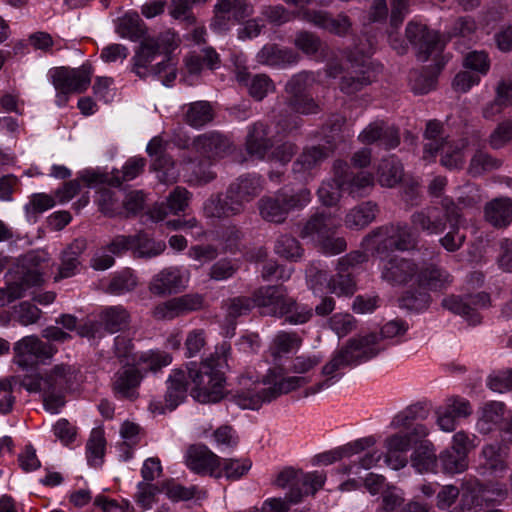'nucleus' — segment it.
I'll return each instance as SVG.
<instances>
[{
  "instance_id": "nucleus-1",
  "label": "nucleus",
  "mask_w": 512,
  "mask_h": 512,
  "mask_svg": "<svg viewBox=\"0 0 512 512\" xmlns=\"http://www.w3.org/2000/svg\"><path fill=\"white\" fill-rule=\"evenodd\" d=\"M408 330V325L402 320L387 322L380 334L369 333L351 338L347 343L335 352L329 362L322 368L325 380L305 389L303 397L315 395L322 390L330 388L338 381L341 374L338 372L350 366H356L377 356L384 347L380 345L382 339H392L403 336Z\"/></svg>"
},
{
  "instance_id": "nucleus-2",
  "label": "nucleus",
  "mask_w": 512,
  "mask_h": 512,
  "mask_svg": "<svg viewBox=\"0 0 512 512\" xmlns=\"http://www.w3.org/2000/svg\"><path fill=\"white\" fill-rule=\"evenodd\" d=\"M405 35L416 49V56L420 62H426L429 59L435 62L432 67H427L424 71L413 70L409 74L412 91L415 94H426L435 87L437 75L446 63L445 57L441 55L444 43L438 32L416 22L407 24Z\"/></svg>"
},
{
  "instance_id": "nucleus-3",
  "label": "nucleus",
  "mask_w": 512,
  "mask_h": 512,
  "mask_svg": "<svg viewBox=\"0 0 512 512\" xmlns=\"http://www.w3.org/2000/svg\"><path fill=\"white\" fill-rule=\"evenodd\" d=\"M229 352L230 346L222 344L201 363L187 365V380L193 385L191 395L198 402L216 403L225 396L224 369L228 366Z\"/></svg>"
},
{
  "instance_id": "nucleus-4",
  "label": "nucleus",
  "mask_w": 512,
  "mask_h": 512,
  "mask_svg": "<svg viewBox=\"0 0 512 512\" xmlns=\"http://www.w3.org/2000/svg\"><path fill=\"white\" fill-rule=\"evenodd\" d=\"M310 382L307 376L284 377L276 371H269L262 382L252 381L251 377L239 379L241 388L231 393L230 400L242 409H259L282 394H287Z\"/></svg>"
},
{
  "instance_id": "nucleus-5",
  "label": "nucleus",
  "mask_w": 512,
  "mask_h": 512,
  "mask_svg": "<svg viewBox=\"0 0 512 512\" xmlns=\"http://www.w3.org/2000/svg\"><path fill=\"white\" fill-rule=\"evenodd\" d=\"M78 373L74 365L61 363L42 374L25 375L20 386L29 393H41L44 409L57 414L64 407L66 393L75 384Z\"/></svg>"
},
{
  "instance_id": "nucleus-6",
  "label": "nucleus",
  "mask_w": 512,
  "mask_h": 512,
  "mask_svg": "<svg viewBox=\"0 0 512 512\" xmlns=\"http://www.w3.org/2000/svg\"><path fill=\"white\" fill-rule=\"evenodd\" d=\"M263 179L257 174H243L232 181L225 194H216L208 198L203 212L208 218L224 219L245 212L247 204L256 199L263 191Z\"/></svg>"
},
{
  "instance_id": "nucleus-7",
  "label": "nucleus",
  "mask_w": 512,
  "mask_h": 512,
  "mask_svg": "<svg viewBox=\"0 0 512 512\" xmlns=\"http://www.w3.org/2000/svg\"><path fill=\"white\" fill-rule=\"evenodd\" d=\"M452 282L451 275L434 263H421L416 286L402 296V305L410 310H422L428 307L431 297L428 290H442Z\"/></svg>"
},
{
  "instance_id": "nucleus-8",
  "label": "nucleus",
  "mask_w": 512,
  "mask_h": 512,
  "mask_svg": "<svg viewBox=\"0 0 512 512\" xmlns=\"http://www.w3.org/2000/svg\"><path fill=\"white\" fill-rule=\"evenodd\" d=\"M459 218L458 206L453 200L445 198L440 205L427 206L415 211L410 221L416 230L427 235H438L446 230L448 222Z\"/></svg>"
},
{
  "instance_id": "nucleus-9",
  "label": "nucleus",
  "mask_w": 512,
  "mask_h": 512,
  "mask_svg": "<svg viewBox=\"0 0 512 512\" xmlns=\"http://www.w3.org/2000/svg\"><path fill=\"white\" fill-rule=\"evenodd\" d=\"M325 479V475L319 472L305 474L300 470L287 467L279 472L274 484L282 489L288 488L286 499L289 503L296 504L302 500L304 495L315 494L321 489Z\"/></svg>"
},
{
  "instance_id": "nucleus-10",
  "label": "nucleus",
  "mask_w": 512,
  "mask_h": 512,
  "mask_svg": "<svg viewBox=\"0 0 512 512\" xmlns=\"http://www.w3.org/2000/svg\"><path fill=\"white\" fill-rule=\"evenodd\" d=\"M93 74L90 64H83L79 68L57 67L50 70V78L57 93V104H65L69 93H82L87 90Z\"/></svg>"
},
{
  "instance_id": "nucleus-11",
  "label": "nucleus",
  "mask_w": 512,
  "mask_h": 512,
  "mask_svg": "<svg viewBox=\"0 0 512 512\" xmlns=\"http://www.w3.org/2000/svg\"><path fill=\"white\" fill-rule=\"evenodd\" d=\"M320 106L311 94L287 95L283 107H279L276 118V125L283 132L290 133L297 130L302 119L298 115L317 114Z\"/></svg>"
},
{
  "instance_id": "nucleus-12",
  "label": "nucleus",
  "mask_w": 512,
  "mask_h": 512,
  "mask_svg": "<svg viewBox=\"0 0 512 512\" xmlns=\"http://www.w3.org/2000/svg\"><path fill=\"white\" fill-rule=\"evenodd\" d=\"M16 363L23 369H27L40 362L52 358L56 348L43 342L35 335L25 336L14 344L13 347Z\"/></svg>"
},
{
  "instance_id": "nucleus-13",
  "label": "nucleus",
  "mask_w": 512,
  "mask_h": 512,
  "mask_svg": "<svg viewBox=\"0 0 512 512\" xmlns=\"http://www.w3.org/2000/svg\"><path fill=\"white\" fill-rule=\"evenodd\" d=\"M204 296L198 293H188L171 298L154 306L151 315L159 321H169L204 307Z\"/></svg>"
},
{
  "instance_id": "nucleus-14",
  "label": "nucleus",
  "mask_w": 512,
  "mask_h": 512,
  "mask_svg": "<svg viewBox=\"0 0 512 512\" xmlns=\"http://www.w3.org/2000/svg\"><path fill=\"white\" fill-rule=\"evenodd\" d=\"M490 296L485 292L474 295L459 297L448 296L442 300V306L454 314L462 316L470 325H477L481 322L478 311L489 307Z\"/></svg>"
},
{
  "instance_id": "nucleus-15",
  "label": "nucleus",
  "mask_w": 512,
  "mask_h": 512,
  "mask_svg": "<svg viewBox=\"0 0 512 512\" xmlns=\"http://www.w3.org/2000/svg\"><path fill=\"white\" fill-rule=\"evenodd\" d=\"M509 446L502 441H493L482 446L478 455V470L481 475L502 476L508 470Z\"/></svg>"
},
{
  "instance_id": "nucleus-16",
  "label": "nucleus",
  "mask_w": 512,
  "mask_h": 512,
  "mask_svg": "<svg viewBox=\"0 0 512 512\" xmlns=\"http://www.w3.org/2000/svg\"><path fill=\"white\" fill-rule=\"evenodd\" d=\"M419 264L412 259L391 257L382 265L381 278L393 286H416Z\"/></svg>"
},
{
  "instance_id": "nucleus-17",
  "label": "nucleus",
  "mask_w": 512,
  "mask_h": 512,
  "mask_svg": "<svg viewBox=\"0 0 512 512\" xmlns=\"http://www.w3.org/2000/svg\"><path fill=\"white\" fill-rule=\"evenodd\" d=\"M333 171L337 175L340 186L352 197H364L374 187V177L369 172L354 173L348 164L342 160H336L333 164Z\"/></svg>"
},
{
  "instance_id": "nucleus-18",
  "label": "nucleus",
  "mask_w": 512,
  "mask_h": 512,
  "mask_svg": "<svg viewBox=\"0 0 512 512\" xmlns=\"http://www.w3.org/2000/svg\"><path fill=\"white\" fill-rule=\"evenodd\" d=\"M290 296L283 285L261 286L254 291V305L261 309L264 315L282 318Z\"/></svg>"
},
{
  "instance_id": "nucleus-19",
  "label": "nucleus",
  "mask_w": 512,
  "mask_h": 512,
  "mask_svg": "<svg viewBox=\"0 0 512 512\" xmlns=\"http://www.w3.org/2000/svg\"><path fill=\"white\" fill-rule=\"evenodd\" d=\"M167 391L164 402L152 401L149 408L152 413L164 414L166 411H173L186 398L189 381L186 371L174 370L168 378Z\"/></svg>"
},
{
  "instance_id": "nucleus-20",
  "label": "nucleus",
  "mask_w": 512,
  "mask_h": 512,
  "mask_svg": "<svg viewBox=\"0 0 512 512\" xmlns=\"http://www.w3.org/2000/svg\"><path fill=\"white\" fill-rule=\"evenodd\" d=\"M188 276L179 267H166L155 274L149 285L150 293L155 296H166L178 293L187 286Z\"/></svg>"
},
{
  "instance_id": "nucleus-21",
  "label": "nucleus",
  "mask_w": 512,
  "mask_h": 512,
  "mask_svg": "<svg viewBox=\"0 0 512 512\" xmlns=\"http://www.w3.org/2000/svg\"><path fill=\"white\" fill-rule=\"evenodd\" d=\"M365 256L361 252H352L342 257L338 261V272L331 277L328 282V288L331 293L338 296H350L356 290V283L348 272L349 268L354 267L364 261Z\"/></svg>"
},
{
  "instance_id": "nucleus-22",
  "label": "nucleus",
  "mask_w": 512,
  "mask_h": 512,
  "mask_svg": "<svg viewBox=\"0 0 512 512\" xmlns=\"http://www.w3.org/2000/svg\"><path fill=\"white\" fill-rule=\"evenodd\" d=\"M185 463L189 469L197 474H209L219 476L218 468L221 459L203 444H194L188 447L185 454Z\"/></svg>"
},
{
  "instance_id": "nucleus-23",
  "label": "nucleus",
  "mask_w": 512,
  "mask_h": 512,
  "mask_svg": "<svg viewBox=\"0 0 512 512\" xmlns=\"http://www.w3.org/2000/svg\"><path fill=\"white\" fill-rule=\"evenodd\" d=\"M142 374L135 365H125L112 377L111 387L119 399L133 401L138 398V387L142 381Z\"/></svg>"
},
{
  "instance_id": "nucleus-24",
  "label": "nucleus",
  "mask_w": 512,
  "mask_h": 512,
  "mask_svg": "<svg viewBox=\"0 0 512 512\" xmlns=\"http://www.w3.org/2000/svg\"><path fill=\"white\" fill-rule=\"evenodd\" d=\"M464 490L461 497V509L470 511L471 507L466 502L481 497L485 501L503 500L507 496V489L503 484L484 485L478 479H469L462 482Z\"/></svg>"
},
{
  "instance_id": "nucleus-25",
  "label": "nucleus",
  "mask_w": 512,
  "mask_h": 512,
  "mask_svg": "<svg viewBox=\"0 0 512 512\" xmlns=\"http://www.w3.org/2000/svg\"><path fill=\"white\" fill-rule=\"evenodd\" d=\"M193 148L208 160H216L230 155L234 146L228 138L219 133H205L193 141Z\"/></svg>"
},
{
  "instance_id": "nucleus-26",
  "label": "nucleus",
  "mask_w": 512,
  "mask_h": 512,
  "mask_svg": "<svg viewBox=\"0 0 512 512\" xmlns=\"http://www.w3.org/2000/svg\"><path fill=\"white\" fill-rule=\"evenodd\" d=\"M361 143L373 144L378 142L386 150L394 149L400 144L398 129L384 122L370 123L358 136Z\"/></svg>"
},
{
  "instance_id": "nucleus-27",
  "label": "nucleus",
  "mask_w": 512,
  "mask_h": 512,
  "mask_svg": "<svg viewBox=\"0 0 512 512\" xmlns=\"http://www.w3.org/2000/svg\"><path fill=\"white\" fill-rule=\"evenodd\" d=\"M332 149L326 145H311L303 148L293 162L292 171L295 175H306L318 169L331 155Z\"/></svg>"
},
{
  "instance_id": "nucleus-28",
  "label": "nucleus",
  "mask_w": 512,
  "mask_h": 512,
  "mask_svg": "<svg viewBox=\"0 0 512 512\" xmlns=\"http://www.w3.org/2000/svg\"><path fill=\"white\" fill-rule=\"evenodd\" d=\"M191 193L184 187L177 186L168 195L166 202L156 204L150 210V217L154 221H162L168 214L184 212L189 205Z\"/></svg>"
},
{
  "instance_id": "nucleus-29",
  "label": "nucleus",
  "mask_w": 512,
  "mask_h": 512,
  "mask_svg": "<svg viewBox=\"0 0 512 512\" xmlns=\"http://www.w3.org/2000/svg\"><path fill=\"white\" fill-rule=\"evenodd\" d=\"M269 134V126L263 122H256L248 128L245 146L247 153L259 160L266 158L273 147Z\"/></svg>"
},
{
  "instance_id": "nucleus-30",
  "label": "nucleus",
  "mask_w": 512,
  "mask_h": 512,
  "mask_svg": "<svg viewBox=\"0 0 512 512\" xmlns=\"http://www.w3.org/2000/svg\"><path fill=\"white\" fill-rule=\"evenodd\" d=\"M338 220L331 214L315 213L304 224L301 230V237L312 239L320 242L329 235H334L339 227Z\"/></svg>"
},
{
  "instance_id": "nucleus-31",
  "label": "nucleus",
  "mask_w": 512,
  "mask_h": 512,
  "mask_svg": "<svg viewBox=\"0 0 512 512\" xmlns=\"http://www.w3.org/2000/svg\"><path fill=\"white\" fill-rule=\"evenodd\" d=\"M159 53H161V43L159 41L154 40V38L144 39L132 58V71L142 79L152 74L151 69H148V65Z\"/></svg>"
},
{
  "instance_id": "nucleus-32",
  "label": "nucleus",
  "mask_w": 512,
  "mask_h": 512,
  "mask_svg": "<svg viewBox=\"0 0 512 512\" xmlns=\"http://www.w3.org/2000/svg\"><path fill=\"white\" fill-rule=\"evenodd\" d=\"M372 81V72L363 60L359 68L351 65V68L341 77L339 88L343 93L353 95L370 85Z\"/></svg>"
},
{
  "instance_id": "nucleus-33",
  "label": "nucleus",
  "mask_w": 512,
  "mask_h": 512,
  "mask_svg": "<svg viewBox=\"0 0 512 512\" xmlns=\"http://www.w3.org/2000/svg\"><path fill=\"white\" fill-rule=\"evenodd\" d=\"M378 213V205L372 201H366L349 210L344 224L348 229L362 230L376 219Z\"/></svg>"
},
{
  "instance_id": "nucleus-34",
  "label": "nucleus",
  "mask_w": 512,
  "mask_h": 512,
  "mask_svg": "<svg viewBox=\"0 0 512 512\" xmlns=\"http://www.w3.org/2000/svg\"><path fill=\"white\" fill-rule=\"evenodd\" d=\"M86 247V242L83 239L74 240L62 253L61 264L58 268V274L55 276V281L60 279L69 278L76 274L78 266L80 265L79 257Z\"/></svg>"
},
{
  "instance_id": "nucleus-35",
  "label": "nucleus",
  "mask_w": 512,
  "mask_h": 512,
  "mask_svg": "<svg viewBox=\"0 0 512 512\" xmlns=\"http://www.w3.org/2000/svg\"><path fill=\"white\" fill-rule=\"evenodd\" d=\"M485 219L497 228L507 227L512 222V201L496 198L485 205Z\"/></svg>"
},
{
  "instance_id": "nucleus-36",
  "label": "nucleus",
  "mask_w": 512,
  "mask_h": 512,
  "mask_svg": "<svg viewBox=\"0 0 512 512\" xmlns=\"http://www.w3.org/2000/svg\"><path fill=\"white\" fill-rule=\"evenodd\" d=\"M505 405L502 402L490 401L485 403L480 409V415L477 421V429L481 434H489L504 419Z\"/></svg>"
},
{
  "instance_id": "nucleus-37",
  "label": "nucleus",
  "mask_w": 512,
  "mask_h": 512,
  "mask_svg": "<svg viewBox=\"0 0 512 512\" xmlns=\"http://www.w3.org/2000/svg\"><path fill=\"white\" fill-rule=\"evenodd\" d=\"M438 458L433 443L423 440L415 447L411 455V464L419 473L435 472Z\"/></svg>"
},
{
  "instance_id": "nucleus-38",
  "label": "nucleus",
  "mask_w": 512,
  "mask_h": 512,
  "mask_svg": "<svg viewBox=\"0 0 512 512\" xmlns=\"http://www.w3.org/2000/svg\"><path fill=\"white\" fill-rule=\"evenodd\" d=\"M393 233H395L394 224L377 227L364 237L363 245L377 254L393 251Z\"/></svg>"
},
{
  "instance_id": "nucleus-39",
  "label": "nucleus",
  "mask_w": 512,
  "mask_h": 512,
  "mask_svg": "<svg viewBox=\"0 0 512 512\" xmlns=\"http://www.w3.org/2000/svg\"><path fill=\"white\" fill-rule=\"evenodd\" d=\"M465 139L449 140L441 144V164L452 170L461 169L465 162L464 150L467 147Z\"/></svg>"
},
{
  "instance_id": "nucleus-40",
  "label": "nucleus",
  "mask_w": 512,
  "mask_h": 512,
  "mask_svg": "<svg viewBox=\"0 0 512 512\" xmlns=\"http://www.w3.org/2000/svg\"><path fill=\"white\" fill-rule=\"evenodd\" d=\"M259 63L280 66L286 64H295L299 56L291 49L280 48L275 44L265 45L257 54Z\"/></svg>"
},
{
  "instance_id": "nucleus-41",
  "label": "nucleus",
  "mask_w": 512,
  "mask_h": 512,
  "mask_svg": "<svg viewBox=\"0 0 512 512\" xmlns=\"http://www.w3.org/2000/svg\"><path fill=\"white\" fill-rule=\"evenodd\" d=\"M100 322L109 333H116L126 329L131 321L128 310L122 305L110 306L100 313Z\"/></svg>"
},
{
  "instance_id": "nucleus-42",
  "label": "nucleus",
  "mask_w": 512,
  "mask_h": 512,
  "mask_svg": "<svg viewBox=\"0 0 512 512\" xmlns=\"http://www.w3.org/2000/svg\"><path fill=\"white\" fill-rule=\"evenodd\" d=\"M115 30L120 37L131 41L140 40L146 32L145 24L136 12H129L119 17Z\"/></svg>"
},
{
  "instance_id": "nucleus-43",
  "label": "nucleus",
  "mask_w": 512,
  "mask_h": 512,
  "mask_svg": "<svg viewBox=\"0 0 512 512\" xmlns=\"http://www.w3.org/2000/svg\"><path fill=\"white\" fill-rule=\"evenodd\" d=\"M281 204L283 205L287 215L291 212L304 209L312 199L309 189L283 187L277 191Z\"/></svg>"
},
{
  "instance_id": "nucleus-44",
  "label": "nucleus",
  "mask_w": 512,
  "mask_h": 512,
  "mask_svg": "<svg viewBox=\"0 0 512 512\" xmlns=\"http://www.w3.org/2000/svg\"><path fill=\"white\" fill-rule=\"evenodd\" d=\"M424 139L426 140L423 147V159L431 161L439 152L441 144L448 138L443 135V126L439 121L430 120L424 131Z\"/></svg>"
},
{
  "instance_id": "nucleus-45",
  "label": "nucleus",
  "mask_w": 512,
  "mask_h": 512,
  "mask_svg": "<svg viewBox=\"0 0 512 512\" xmlns=\"http://www.w3.org/2000/svg\"><path fill=\"white\" fill-rule=\"evenodd\" d=\"M281 203L277 192L272 196L262 197L258 201L259 214L262 219L276 224L285 222L288 215Z\"/></svg>"
},
{
  "instance_id": "nucleus-46",
  "label": "nucleus",
  "mask_w": 512,
  "mask_h": 512,
  "mask_svg": "<svg viewBox=\"0 0 512 512\" xmlns=\"http://www.w3.org/2000/svg\"><path fill=\"white\" fill-rule=\"evenodd\" d=\"M378 180L382 186L394 187L403 178V166L394 156L382 159L378 167Z\"/></svg>"
},
{
  "instance_id": "nucleus-47",
  "label": "nucleus",
  "mask_w": 512,
  "mask_h": 512,
  "mask_svg": "<svg viewBox=\"0 0 512 512\" xmlns=\"http://www.w3.org/2000/svg\"><path fill=\"white\" fill-rule=\"evenodd\" d=\"M214 118L213 108L207 101L190 103L185 111V122L195 128H200L211 122Z\"/></svg>"
},
{
  "instance_id": "nucleus-48",
  "label": "nucleus",
  "mask_w": 512,
  "mask_h": 512,
  "mask_svg": "<svg viewBox=\"0 0 512 512\" xmlns=\"http://www.w3.org/2000/svg\"><path fill=\"white\" fill-rule=\"evenodd\" d=\"M249 75L238 73L239 82H244L248 86L249 94L257 101L264 99L269 92L274 91L275 86L269 76L265 74H256L248 81Z\"/></svg>"
},
{
  "instance_id": "nucleus-49",
  "label": "nucleus",
  "mask_w": 512,
  "mask_h": 512,
  "mask_svg": "<svg viewBox=\"0 0 512 512\" xmlns=\"http://www.w3.org/2000/svg\"><path fill=\"white\" fill-rule=\"evenodd\" d=\"M502 166V160L493 157L483 150H477L470 159L467 172L472 177H479Z\"/></svg>"
},
{
  "instance_id": "nucleus-50",
  "label": "nucleus",
  "mask_w": 512,
  "mask_h": 512,
  "mask_svg": "<svg viewBox=\"0 0 512 512\" xmlns=\"http://www.w3.org/2000/svg\"><path fill=\"white\" fill-rule=\"evenodd\" d=\"M219 64V54L212 47H206L201 50L200 54H193L186 58V66L191 74L200 73L204 66L211 70L216 69Z\"/></svg>"
},
{
  "instance_id": "nucleus-51",
  "label": "nucleus",
  "mask_w": 512,
  "mask_h": 512,
  "mask_svg": "<svg viewBox=\"0 0 512 512\" xmlns=\"http://www.w3.org/2000/svg\"><path fill=\"white\" fill-rule=\"evenodd\" d=\"M146 165V160L141 157H132L126 161L122 170H114L109 184L115 187L121 186L125 181H131L140 175Z\"/></svg>"
},
{
  "instance_id": "nucleus-52",
  "label": "nucleus",
  "mask_w": 512,
  "mask_h": 512,
  "mask_svg": "<svg viewBox=\"0 0 512 512\" xmlns=\"http://www.w3.org/2000/svg\"><path fill=\"white\" fill-rule=\"evenodd\" d=\"M134 241L133 250L138 258H153L164 252L166 244L163 241H154L146 234L139 233L133 235Z\"/></svg>"
},
{
  "instance_id": "nucleus-53",
  "label": "nucleus",
  "mask_w": 512,
  "mask_h": 512,
  "mask_svg": "<svg viewBox=\"0 0 512 512\" xmlns=\"http://www.w3.org/2000/svg\"><path fill=\"white\" fill-rule=\"evenodd\" d=\"M106 441L101 429H93L86 444V456L89 465L100 466L105 455Z\"/></svg>"
},
{
  "instance_id": "nucleus-54",
  "label": "nucleus",
  "mask_w": 512,
  "mask_h": 512,
  "mask_svg": "<svg viewBox=\"0 0 512 512\" xmlns=\"http://www.w3.org/2000/svg\"><path fill=\"white\" fill-rule=\"evenodd\" d=\"M438 459L444 473L457 474L468 468V457L465 456V453L451 447L442 451Z\"/></svg>"
},
{
  "instance_id": "nucleus-55",
  "label": "nucleus",
  "mask_w": 512,
  "mask_h": 512,
  "mask_svg": "<svg viewBox=\"0 0 512 512\" xmlns=\"http://www.w3.org/2000/svg\"><path fill=\"white\" fill-rule=\"evenodd\" d=\"M312 316V307L299 303L294 297L290 296L288 305L283 310L282 318L291 325H302L307 323Z\"/></svg>"
},
{
  "instance_id": "nucleus-56",
  "label": "nucleus",
  "mask_w": 512,
  "mask_h": 512,
  "mask_svg": "<svg viewBox=\"0 0 512 512\" xmlns=\"http://www.w3.org/2000/svg\"><path fill=\"white\" fill-rule=\"evenodd\" d=\"M137 285V276L131 269L126 268L114 274L108 286V291L119 296L133 291Z\"/></svg>"
},
{
  "instance_id": "nucleus-57",
  "label": "nucleus",
  "mask_w": 512,
  "mask_h": 512,
  "mask_svg": "<svg viewBox=\"0 0 512 512\" xmlns=\"http://www.w3.org/2000/svg\"><path fill=\"white\" fill-rule=\"evenodd\" d=\"M11 321L14 320L22 326L35 324L41 316V310L29 301H22L9 310Z\"/></svg>"
},
{
  "instance_id": "nucleus-58",
  "label": "nucleus",
  "mask_w": 512,
  "mask_h": 512,
  "mask_svg": "<svg viewBox=\"0 0 512 512\" xmlns=\"http://www.w3.org/2000/svg\"><path fill=\"white\" fill-rule=\"evenodd\" d=\"M96 202L104 215L108 217L123 216L122 202L114 191L107 188L99 190Z\"/></svg>"
},
{
  "instance_id": "nucleus-59",
  "label": "nucleus",
  "mask_w": 512,
  "mask_h": 512,
  "mask_svg": "<svg viewBox=\"0 0 512 512\" xmlns=\"http://www.w3.org/2000/svg\"><path fill=\"white\" fill-rule=\"evenodd\" d=\"M428 417V410L424 405L416 403L399 412L392 420L394 428H408L416 420H424Z\"/></svg>"
},
{
  "instance_id": "nucleus-60",
  "label": "nucleus",
  "mask_w": 512,
  "mask_h": 512,
  "mask_svg": "<svg viewBox=\"0 0 512 512\" xmlns=\"http://www.w3.org/2000/svg\"><path fill=\"white\" fill-rule=\"evenodd\" d=\"M254 306V293L252 297L237 296L229 298L223 303L226 316L231 320L247 315Z\"/></svg>"
},
{
  "instance_id": "nucleus-61",
  "label": "nucleus",
  "mask_w": 512,
  "mask_h": 512,
  "mask_svg": "<svg viewBox=\"0 0 512 512\" xmlns=\"http://www.w3.org/2000/svg\"><path fill=\"white\" fill-rule=\"evenodd\" d=\"M274 251L280 257L296 261L301 258L303 249L297 239L290 235H281L275 243Z\"/></svg>"
},
{
  "instance_id": "nucleus-62",
  "label": "nucleus",
  "mask_w": 512,
  "mask_h": 512,
  "mask_svg": "<svg viewBox=\"0 0 512 512\" xmlns=\"http://www.w3.org/2000/svg\"><path fill=\"white\" fill-rule=\"evenodd\" d=\"M313 73L302 71L293 75L285 85V93L287 95L310 94L309 89L315 83Z\"/></svg>"
},
{
  "instance_id": "nucleus-63",
  "label": "nucleus",
  "mask_w": 512,
  "mask_h": 512,
  "mask_svg": "<svg viewBox=\"0 0 512 512\" xmlns=\"http://www.w3.org/2000/svg\"><path fill=\"white\" fill-rule=\"evenodd\" d=\"M152 167L157 173V178L162 183H173L178 177V170L175 167V163L167 153L155 158Z\"/></svg>"
},
{
  "instance_id": "nucleus-64",
  "label": "nucleus",
  "mask_w": 512,
  "mask_h": 512,
  "mask_svg": "<svg viewBox=\"0 0 512 512\" xmlns=\"http://www.w3.org/2000/svg\"><path fill=\"white\" fill-rule=\"evenodd\" d=\"M115 357L125 365H136L138 358L134 352L132 339L125 335H118L114 339Z\"/></svg>"
}]
</instances>
